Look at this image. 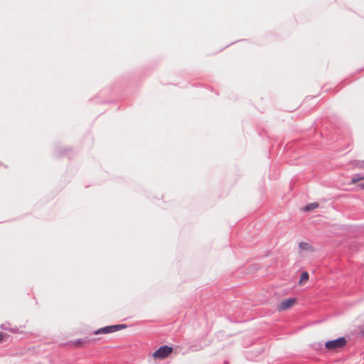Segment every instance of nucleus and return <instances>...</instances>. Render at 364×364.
I'll use <instances>...</instances> for the list:
<instances>
[{
  "instance_id": "obj_6",
  "label": "nucleus",
  "mask_w": 364,
  "mask_h": 364,
  "mask_svg": "<svg viewBox=\"0 0 364 364\" xmlns=\"http://www.w3.org/2000/svg\"><path fill=\"white\" fill-rule=\"evenodd\" d=\"M203 348H204V346H203L200 343H198L190 345L188 347V350L191 352H196V351H198V350L203 349Z\"/></svg>"
},
{
  "instance_id": "obj_14",
  "label": "nucleus",
  "mask_w": 364,
  "mask_h": 364,
  "mask_svg": "<svg viewBox=\"0 0 364 364\" xmlns=\"http://www.w3.org/2000/svg\"><path fill=\"white\" fill-rule=\"evenodd\" d=\"M9 331L14 333H16L19 332V330L17 327L10 328Z\"/></svg>"
},
{
  "instance_id": "obj_20",
  "label": "nucleus",
  "mask_w": 364,
  "mask_h": 364,
  "mask_svg": "<svg viewBox=\"0 0 364 364\" xmlns=\"http://www.w3.org/2000/svg\"><path fill=\"white\" fill-rule=\"evenodd\" d=\"M232 44H234V42H232V43H229V46H231Z\"/></svg>"
},
{
  "instance_id": "obj_19",
  "label": "nucleus",
  "mask_w": 364,
  "mask_h": 364,
  "mask_svg": "<svg viewBox=\"0 0 364 364\" xmlns=\"http://www.w3.org/2000/svg\"><path fill=\"white\" fill-rule=\"evenodd\" d=\"M232 44H234V42H232V43H229V46H231Z\"/></svg>"
},
{
  "instance_id": "obj_9",
  "label": "nucleus",
  "mask_w": 364,
  "mask_h": 364,
  "mask_svg": "<svg viewBox=\"0 0 364 364\" xmlns=\"http://www.w3.org/2000/svg\"><path fill=\"white\" fill-rule=\"evenodd\" d=\"M309 277V275L307 272L304 271V272H301V274L300 275L299 284H301L304 281L308 280Z\"/></svg>"
},
{
  "instance_id": "obj_2",
  "label": "nucleus",
  "mask_w": 364,
  "mask_h": 364,
  "mask_svg": "<svg viewBox=\"0 0 364 364\" xmlns=\"http://www.w3.org/2000/svg\"><path fill=\"white\" fill-rule=\"evenodd\" d=\"M127 327L126 324H115V325H110V326H106L102 328H100L97 330H95L93 333L95 335H99V334H108L112 333L122 329H124Z\"/></svg>"
},
{
  "instance_id": "obj_5",
  "label": "nucleus",
  "mask_w": 364,
  "mask_h": 364,
  "mask_svg": "<svg viewBox=\"0 0 364 364\" xmlns=\"http://www.w3.org/2000/svg\"><path fill=\"white\" fill-rule=\"evenodd\" d=\"M299 247L302 251H314V247L309 243L306 242H300L299 244Z\"/></svg>"
},
{
  "instance_id": "obj_12",
  "label": "nucleus",
  "mask_w": 364,
  "mask_h": 364,
  "mask_svg": "<svg viewBox=\"0 0 364 364\" xmlns=\"http://www.w3.org/2000/svg\"><path fill=\"white\" fill-rule=\"evenodd\" d=\"M9 326H10L9 323H4L1 324L0 328H1V329L4 330V331H9V328H10L9 327Z\"/></svg>"
},
{
  "instance_id": "obj_18",
  "label": "nucleus",
  "mask_w": 364,
  "mask_h": 364,
  "mask_svg": "<svg viewBox=\"0 0 364 364\" xmlns=\"http://www.w3.org/2000/svg\"><path fill=\"white\" fill-rule=\"evenodd\" d=\"M232 44H234V42H232V43H229V46H231Z\"/></svg>"
},
{
  "instance_id": "obj_17",
  "label": "nucleus",
  "mask_w": 364,
  "mask_h": 364,
  "mask_svg": "<svg viewBox=\"0 0 364 364\" xmlns=\"http://www.w3.org/2000/svg\"><path fill=\"white\" fill-rule=\"evenodd\" d=\"M360 333L364 336V326H360Z\"/></svg>"
},
{
  "instance_id": "obj_15",
  "label": "nucleus",
  "mask_w": 364,
  "mask_h": 364,
  "mask_svg": "<svg viewBox=\"0 0 364 364\" xmlns=\"http://www.w3.org/2000/svg\"><path fill=\"white\" fill-rule=\"evenodd\" d=\"M4 333L0 332V343L4 340Z\"/></svg>"
},
{
  "instance_id": "obj_16",
  "label": "nucleus",
  "mask_w": 364,
  "mask_h": 364,
  "mask_svg": "<svg viewBox=\"0 0 364 364\" xmlns=\"http://www.w3.org/2000/svg\"><path fill=\"white\" fill-rule=\"evenodd\" d=\"M358 187L360 188V189H363L364 190V183H360L358 184Z\"/></svg>"
},
{
  "instance_id": "obj_4",
  "label": "nucleus",
  "mask_w": 364,
  "mask_h": 364,
  "mask_svg": "<svg viewBox=\"0 0 364 364\" xmlns=\"http://www.w3.org/2000/svg\"><path fill=\"white\" fill-rule=\"evenodd\" d=\"M296 302V298L289 297L282 300L277 306L279 311H285L293 306Z\"/></svg>"
},
{
  "instance_id": "obj_7",
  "label": "nucleus",
  "mask_w": 364,
  "mask_h": 364,
  "mask_svg": "<svg viewBox=\"0 0 364 364\" xmlns=\"http://www.w3.org/2000/svg\"><path fill=\"white\" fill-rule=\"evenodd\" d=\"M363 179H364V174H362V173L354 174L351 178V183L355 184V183H358V181L363 180Z\"/></svg>"
},
{
  "instance_id": "obj_11",
  "label": "nucleus",
  "mask_w": 364,
  "mask_h": 364,
  "mask_svg": "<svg viewBox=\"0 0 364 364\" xmlns=\"http://www.w3.org/2000/svg\"><path fill=\"white\" fill-rule=\"evenodd\" d=\"M353 165L356 167L364 168V161H360V160L355 161L353 162Z\"/></svg>"
},
{
  "instance_id": "obj_13",
  "label": "nucleus",
  "mask_w": 364,
  "mask_h": 364,
  "mask_svg": "<svg viewBox=\"0 0 364 364\" xmlns=\"http://www.w3.org/2000/svg\"><path fill=\"white\" fill-rule=\"evenodd\" d=\"M86 341L83 338H79V339H77V340H75L73 341V344L74 345H78V344H82L83 343H85Z\"/></svg>"
},
{
  "instance_id": "obj_8",
  "label": "nucleus",
  "mask_w": 364,
  "mask_h": 364,
  "mask_svg": "<svg viewBox=\"0 0 364 364\" xmlns=\"http://www.w3.org/2000/svg\"><path fill=\"white\" fill-rule=\"evenodd\" d=\"M318 207V203L317 202H314V203L307 204L304 207V210L306 212H309V211L314 210L315 208H317Z\"/></svg>"
},
{
  "instance_id": "obj_3",
  "label": "nucleus",
  "mask_w": 364,
  "mask_h": 364,
  "mask_svg": "<svg viewBox=\"0 0 364 364\" xmlns=\"http://www.w3.org/2000/svg\"><path fill=\"white\" fill-rule=\"evenodd\" d=\"M173 347L167 345L161 346L158 349H156L154 353L153 357L156 359L164 360L168 357V355L172 353Z\"/></svg>"
},
{
  "instance_id": "obj_1",
  "label": "nucleus",
  "mask_w": 364,
  "mask_h": 364,
  "mask_svg": "<svg viewBox=\"0 0 364 364\" xmlns=\"http://www.w3.org/2000/svg\"><path fill=\"white\" fill-rule=\"evenodd\" d=\"M347 343L346 337L341 336L333 340H329L325 343V348L329 350H335L344 347Z\"/></svg>"
},
{
  "instance_id": "obj_10",
  "label": "nucleus",
  "mask_w": 364,
  "mask_h": 364,
  "mask_svg": "<svg viewBox=\"0 0 364 364\" xmlns=\"http://www.w3.org/2000/svg\"><path fill=\"white\" fill-rule=\"evenodd\" d=\"M68 149H56V155L58 156H63L66 154L68 151Z\"/></svg>"
}]
</instances>
